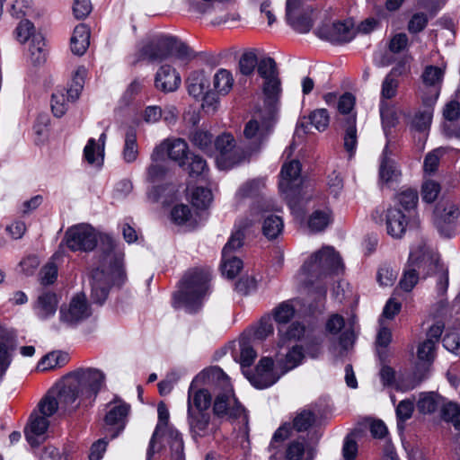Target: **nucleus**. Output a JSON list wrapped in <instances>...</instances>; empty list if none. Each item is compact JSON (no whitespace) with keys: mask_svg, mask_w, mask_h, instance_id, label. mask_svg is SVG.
Wrapping results in <instances>:
<instances>
[{"mask_svg":"<svg viewBox=\"0 0 460 460\" xmlns=\"http://www.w3.org/2000/svg\"><path fill=\"white\" fill-rule=\"evenodd\" d=\"M109 411L106 413L104 421L107 426H119V429L111 435V438L118 436L119 432L123 429V421L129 411V405L119 402L114 404H109Z\"/></svg>","mask_w":460,"mask_h":460,"instance_id":"nucleus-27","label":"nucleus"},{"mask_svg":"<svg viewBox=\"0 0 460 460\" xmlns=\"http://www.w3.org/2000/svg\"><path fill=\"white\" fill-rule=\"evenodd\" d=\"M49 425V421L47 416L40 415L37 411H32L24 430L28 442L32 443L34 437L43 435Z\"/></svg>","mask_w":460,"mask_h":460,"instance_id":"nucleus-30","label":"nucleus"},{"mask_svg":"<svg viewBox=\"0 0 460 460\" xmlns=\"http://www.w3.org/2000/svg\"><path fill=\"white\" fill-rule=\"evenodd\" d=\"M90 45V30L89 28L81 23L77 25L70 39L71 51L77 56H82L85 53Z\"/></svg>","mask_w":460,"mask_h":460,"instance_id":"nucleus-29","label":"nucleus"},{"mask_svg":"<svg viewBox=\"0 0 460 460\" xmlns=\"http://www.w3.org/2000/svg\"><path fill=\"white\" fill-rule=\"evenodd\" d=\"M444 152L442 149H435L427 154L424 159V171L429 173H433L437 171L439 161Z\"/></svg>","mask_w":460,"mask_h":460,"instance_id":"nucleus-57","label":"nucleus"},{"mask_svg":"<svg viewBox=\"0 0 460 460\" xmlns=\"http://www.w3.org/2000/svg\"><path fill=\"white\" fill-rule=\"evenodd\" d=\"M316 35L332 43H345L350 41L356 35L352 21L326 23L316 30Z\"/></svg>","mask_w":460,"mask_h":460,"instance_id":"nucleus-15","label":"nucleus"},{"mask_svg":"<svg viewBox=\"0 0 460 460\" xmlns=\"http://www.w3.org/2000/svg\"><path fill=\"white\" fill-rule=\"evenodd\" d=\"M332 221V211L329 208L315 210L308 219V227L312 232L323 231Z\"/></svg>","mask_w":460,"mask_h":460,"instance_id":"nucleus-39","label":"nucleus"},{"mask_svg":"<svg viewBox=\"0 0 460 460\" xmlns=\"http://www.w3.org/2000/svg\"><path fill=\"white\" fill-rule=\"evenodd\" d=\"M443 400L444 398L436 393H421L417 401V409L423 414L433 413L437 409L441 407Z\"/></svg>","mask_w":460,"mask_h":460,"instance_id":"nucleus-33","label":"nucleus"},{"mask_svg":"<svg viewBox=\"0 0 460 460\" xmlns=\"http://www.w3.org/2000/svg\"><path fill=\"white\" fill-rule=\"evenodd\" d=\"M209 81L203 70L193 71L187 78V89L190 95L195 99H202L204 101L202 106L212 105L214 101L217 102L213 95L208 93Z\"/></svg>","mask_w":460,"mask_h":460,"instance_id":"nucleus-19","label":"nucleus"},{"mask_svg":"<svg viewBox=\"0 0 460 460\" xmlns=\"http://www.w3.org/2000/svg\"><path fill=\"white\" fill-rule=\"evenodd\" d=\"M255 50L244 52L239 59V70L243 75H251L259 63Z\"/></svg>","mask_w":460,"mask_h":460,"instance_id":"nucleus-47","label":"nucleus"},{"mask_svg":"<svg viewBox=\"0 0 460 460\" xmlns=\"http://www.w3.org/2000/svg\"><path fill=\"white\" fill-rule=\"evenodd\" d=\"M92 314L84 294L75 295L68 304L62 305L59 309V319L69 326H74L86 320Z\"/></svg>","mask_w":460,"mask_h":460,"instance_id":"nucleus-13","label":"nucleus"},{"mask_svg":"<svg viewBox=\"0 0 460 460\" xmlns=\"http://www.w3.org/2000/svg\"><path fill=\"white\" fill-rule=\"evenodd\" d=\"M188 145L181 138L166 139L155 148L151 158L154 161L160 160L166 153L170 159L182 165L187 157Z\"/></svg>","mask_w":460,"mask_h":460,"instance_id":"nucleus-18","label":"nucleus"},{"mask_svg":"<svg viewBox=\"0 0 460 460\" xmlns=\"http://www.w3.org/2000/svg\"><path fill=\"white\" fill-rule=\"evenodd\" d=\"M302 270L307 277V281L313 283V279H318L327 275L339 274L343 270V264L333 247L324 246L304 263Z\"/></svg>","mask_w":460,"mask_h":460,"instance_id":"nucleus-6","label":"nucleus"},{"mask_svg":"<svg viewBox=\"0 0 460 460\" xmlns=\"http://www.w3.org/2000/svg\"><path fill=\"white\" fill-rule=\"evenodd\" d=\"M212 201L210 190L198 187L191 193V203L198 208H206Z\"/></svg>","mask_w":460,"mask_h":460,"instance_id":"nucleus-51","label":"nucleus"},{"mask_svg":"<svg viewBox=\"0 0 460 460\" xmlns=\"http://www.w3.org/2000/svg\"><path fill=\"white\" fill-rule=\"evenodd\" d=\"M437 257L425 243H420L411 250L409 261L400 280V288L410 292L418 283L420 275L426 277L435 268Z\"/></svg>","mask_w":460,"mask_h":460,"instance_id":"nucleus-5","label":"nucleus"},{"mask_svg":"<svg viewBox=\"0 0 460 460\" xmlns=\"http://www.w3.org/2000/svg\"><path fill=\"white\" fill-rule=\"evenodd\" d=\"M16 38L21 43L26 42L30 38H33L35 28L31 22L29 20H22L19 22L15 30Z\"/></svg>","mask_w":460,"mask_h":460,"instance_id":"nucleus-56","label":"nucleus"},{"mask_svg":"<svg viewBox=\"0 0 460 460\" xmlns=\"http://www.w3.org/2000/svg\"><path fill=\"white\" fill-rule=\"evenodd\" d=\"M222 272L229 279H234L243 268V261L235 256H222Z\"/></svg>","mask_w":460,"mask_h":460,"instance_id":"nucleus-50","label":"nucleus"},{"mask_svg":"<svg viewBox=\"0 0 460 460\" xmlns=\"http://www.w3.org/2000/svg\"><path fill=\"white\" fill-rule=\"evenodd\" d=\"M171 217L175 224L183 225L191 217L190 208L187 205H176L172 209Z\"/></svg>","mask_w":460,"mask_h":460,"instance_id":"nucleus-58","label":"nucleus"},{"mask_svg":"<svg viewBox=\"0 0 460 460\" xmlns=\"http://www.w3.org/2000/svg\"><path fill=\"white\" fill-rule=\"evenodd\" d=\"M445 71L436 66H427L421 75L419 94L423 104L434 105L439 96Z\"/></svg>","mask_w":460,"mask_h":460,"instance_id":"nucleus-11","label":"nucleus"},{"mask_svg":"<svg viewBox=\"0 0 460 460\" xmlns=\"http://www.w3.org/2000/svg\"><path fill=\"white\" fill-rule=\"evenodd\" d=\"M311 124L319 131L327 128L330 122V116L326 109H317L309 115Z\"/></svg>","mask_w":460,"mask_h":460,"instance_id":"nucleus-55","label":"nucleus"},{"mask_svg":"<svg viewBox=\"0 0 460 460\" xmlns=\"http://www.w3.org/2000/svg\"><path fill=\"white\" fill-rule=\"evenodd\" d=\"M380 116L385 134H388V130L394 127L398 122L396 109L394 105L386 101H380Z\"/></svg>","mask_w":460,"mask_h":460,"instance_id":"nucleus-40","label":"nucleus"},{"mask_svg":"<svg viewBox=\"0 0 460 460\" xmlns=\"http://www.w3.org/2000/svg\"><path fill=\"white\" fill-rule=\"evenodd\" d=\"M13 349L14 342L13 339L6 338L0 341V383L11 364V352Z\"/></svg>","mask_w":460,"mask_h":460,"instance_id":"nucleus-43","label":"nucleus"},{"mask_svg":"<svg viewBox=\"0 0 460 460\" xmlns=\"http://www.w3.org/2000/svg\"><path fill=\"white\" fill-rule=\"evenodd\" d=\"M256 358L257 352L251 345L248 343L241 344L239 363L243 369L244 367H250Z\"/></svg>","mask_w":460,"mask_h":460,"instance_id":"nucleus-61","label":"nucleus"},{"mask_svg":"<svg viewBox=\"0 0 460 460\" xmlns=\"http://www.w3.org/2000/svg\"><path fill=\"white\" fill-rule=\"evenodd\" d=\"M313 8L304 0H287V22L297 32L306 33L313 27Z\"/></svg>","mask_w":460,"mask_h":460,"instance_id":"nucleus-10","label":"nucleus"},{"mask_svg":"<svg viewBox=\"0 0 460 460\" xmlns=\"http://www.w3.org/2000/svg\"><path fill=\"white\" fill-rule=\"evenodd\" d=\"M435 341L426 340L420 344L417 350V355L420 360L431 362L435 358Z\"/></svg>","mask_w":460,"mask_h":460,"instance_id":"nucleus-59","label":"nucleus"},{"mask_svg":"<svg viewBox=\"0 0 460 460\" xmlns=\"http://www.w3.org/2000/svg\"><path fill=\"white\" fill-rule=\"evenodd\" d=\"M299 161L292 160L285 163L280 172L279 190L284 193H288L296 189L301 183Z\"/></svg>","mask_w":460,"mask_h":460,"instance_id":"nucleus-23","label":"nucleus"},{"mask_svg":"<svg viewBox=\"0 0 460 460\" xmlns=\"http://www.w3.org/2000/svg\"><path fill=\"white\" fill-rule=\"evenodd\" d=\"M402 66L394 67L391 72L386 75L381 85V101L393 99L397 94L399 87L398 76L402 72Z\"/></svg>","mask_w":460,"mask_h":460,"instance_id":"nucleus-32","label":"nucleus"},{"mask_svg":"<svg viewBox=\"0 0 460 460\" xmlns=\"http://www.w3.org/2000/svg\"><path fill=\"white\" fill-rule=\"evenodd\" d=\"M295 315V308L288 302H283L279 304L275 309L273 313V317L276 323H278L280 326H284L288 323Z\"/></svg>","mask_w":460,"mask_h":460,"instance_id":"nucleus-48","label":"nucleus"},{"mask_svg":"<svg viewBox=\"0 0 460 460\" xmlns=\"http://www.w3.org/2000/svg\"><path fill=\"white\" fill-rule=\"evenodd\" d=\"M208 378L217 380L223 388V392L219 393L215 399L213 411L217 417L238 418L244 410L237 402L234 395L233 389L227 376L218 367H213L208 369Z\"/></svg>","mask_w":460,"mask_h":460,"instance_id":"nucleus-7","label":"nucleus"},{"mask_svg":"<svg viewBox=\"0 0 460 460\" xmlns=\"http://www.w3.org/2000/svg\"><path fill=\"white\" fill-rule=\"evenodd\" d=\"M190 177H204L208 171L207 162L199 155H193L187 168Z\"/></svg>","mask_w":460,"mask_h":460,"instance_id":"nucleus-53","label":"nucleus"},{"mask_svg":"<svg viewBox=\"0 0 460 460\" xmlns=\"http://www.w3.org/2000/svg\"><path fill=\"white\" fill-rule=\"evenodd\" d=\"M66 246L73 252H91L99 240V234L88 224H79L68 228L65 234ZM101 253L98 266L89 276L90 297L95 304L102 305L108 297L111 284L120 285L125 279L123 253L116 249L114 240L109 235L100 236Z\"/></svg>","mask_w":460,"mask_h":460,"instance_id":"nucleus-1","label":"nucleus"},{"mask_svg":"<svg viewBox=\"0 0 460 460\" xmlns=\"http://www.w3.org/2000/svg\"><path fill=\"white\" fill-rule=\"evenodd\" d=\"M234 82L232 73L227 69L220 68L213 77L214 90L220 95H226L232 90Z\"/></svg>","mask_w":460,"mask_h":460,"instance_id":"nucleus-35","label":"nucleus"},{"mask_svg":"<svg viewBox=\"0 0 460 460\" xmlns=\"http://www.w3.org/2000/svg\"><path fill=\"white\" fill-rule=\"evenodd\" d=\"M266 210L261 209V205L252 207L251 209V219H255L254 223L263 218L262 233L268 239H275L283 230V220L280 217L275 215L266 216Z\"/></svg>","mask_w":460,"mask_h":460,"instance_id":"nucleus-21","label":"nucleus"},{"mask_svg":"<svg viewBox=\"0 0 460 460\" xmlns=\"http://www.w3.org/2000/svg\"><path fill=\"white\" fill-rule=\"evenodd\" d=\"M217 163L221 169H228L238 164L244 158V151L236 145L234 136L230 133L219 135L214 141Z\"/></svg>","mask_w":460,"mask_h":460,"instance_id":"nucleus-9","label":"nucleus"},{"mask_svg":"<svg viewBox=\"0 0 460 460\" xmlns=\"http://www.w3.org/2000/svg\"><path fill=\"white\" fill-rule=\"evenodd\" d=\"M441 191L440 184L433 180H427L421 187V198L426 203L434 202Z\"/></svg>","mask_w":460,"mask_h":460,"instance_id":"nucleus-52","label":"nucleus"},{"mask_svg":"<svg viewBox=\"0 0 460 460\" xmlns=\"http://www.w3.org/2000/svg\"><path fill=\"white\" fill-rule=\"evenodd\" d=\"M172 41L170 56L174 53L179 59H190L193 57L192 50L185 43L178 40L175 37H172Z\"/></svg>","mask_w":460,"mask_h":460,"instance_id":"nucleus-60","label":"nucleus"},{"mask_svg":"<svg viewBox=\"0 0 460 460\" xmlns=\"http://www.w3.org/2000/svg\"><path fill=\"white\" fill-rule=\"evenodd\" d=\"M303 358L304 353L302 347L295 345L288 349L284 358L278 359V367L281 370V374L284 375L296 367L302 362Z\"/></svg>","mask_w":460,"mask_h":460,"instance_id":"nucleus-34","label":"nucleus"},{"mask_svg":"<svg viewBox=\"0 0 460 460\" xmlns=\"http://www.w3.org/2000/svg\"><path fill=\"white\" fill-rule=\"evenodd\" d=\"M208 372V369L202 371L191 382V383H193V387L190 392V401H191V405H192V408L194 409V411H207V410L210 406L211 395L208 390L198 389L197 391H194L195 384L199 380L208 378V374H207Z\"/></svg>","mask_w":460,"mask_h":460,"instance_id":"nucleus-28","label":"nucleus"},{"mask_svg":"<svg viewBox=\"0 0 460 460\" xmlns=\"http://www.w3.org/2000/svg\"><path fill=\"white\" fill-rule=\"evenodd\" d=\"M172 43V36H155L139 49V58L150 62H162L170 57Z\"/></svg>","mask_w":460,"mask_h":460,"instance_id":"nucleus-17","label":"nucleus"},{"mask_svg":"<svg viewBox=\"0 0 460 460\" xmlns=\"http://www.w3.org/2000/svg\"><path fill=\"white\" fill-rule=\"evenodd\" d=\"M190 140L192 145L203 152L211 155L213 153V136L205 130H195L190 136Z\"/></svg>","mask_w":460,"mask_h":460,"instance_id":"nucleus-42","label":"nucleus"},{"mask_svg":"<svg viewBox=\"0 0 460 460\" xmlns=\"http://www.w3.org/2000/svg\"><path fill=\"white\" fill-rule=\"evenodd\" d=\"M59 304L58 296L51 291L40 293L32 304L34 314L40 320H47L53 317Z\"/></svg>","mask_w":460,"mask_h":460,"instance_id":"nucleus-22","label":"nucleus"},{"mask_svg":"<svg viewBox=\"0 0 460 460\" xmlns=\"http://www.w3.org/2000/svg\"><path fill=\"white\" fill-rule=\"evenodd\" d=\"M444 348L454 353L456 356H460V334L456 332L447 333L443 338Z\"/></svg>","mask_w":460,"mask_h":460,"instance_id":"nucleus-63","label":"nucleus"},{"mask_svg":"<svg viewBox=\"0 0 460 460\" xmlns=\"http://www.w3.org/2000/svg\"><path fill=\"white\" fill-rule=\"evenodd\" d=\"M315 422V415L308 410L298 412L293 420V428L298 431H305Z\"/></svg>","mask_w":460,"mask_h":460,"instance_id":"nucleus-49","label":"nucleus"},{"mask_svg":"<svg viewBox=\"0 0 460 460\" xmlns=\"http://www.w3.org/2000/svg\"><path fill=\"white\" fill-rule=\"evenodd\" d=\"M305 454V445L300 441H292L286 449L287 460H302Z\"/></svg>","mask_w":460,"mask_h":460,"instance_id":"nucleus-64","label":"nucleus"},{"mask_svg":"<svg viewBox=\"0 0 460 460\" xmlns=\"http://www.w3.org/2000/svg\"><path fill=\"white\" fill-rule=\"evenodd\" d=\"M264 183L261 180H251L243 184L238 190L236 195L240 198H252L260 195Z\"/></svg>","mask_w":460,"mask_h":460,"instance_id":"nucleus-54","label":"nucleus"},{"mask_svg":"<svg viewBox=\"0 0 460 460\" xmlns=\"http://www.w3.org/2000/svg\"><path fill=\"white\" fill-rule=\"evenodd\" d=\"M255 219L243 218L237 221L234 231L223 248L222 256H234L233 253L239 250L243 244L245 236V230L254 224Z\"/></svg>","mask_w":460,"mask_h":460,"instance_id":"nucleus-25","label":"nucleus"},{"mask_svg":"<svg viewBox=\"0 0 460 460\" xmlns=\"http://www.w3.org/2000/svg\"><path fill=\"white\" fill-rule=\"evenodd\" d=\"M257 72L263 80L262 92L270 101L276 100L281 93V81L276 61L270 57L259 60Z\"/></svg>","mask_w":460,"mask_h":460,"instance_id":"nucleus-12","label":"nucleus"},{"mask_svg":"<svg viewBox=\"0 0 460 460\" xmlns=\"http://www.w3.org/2000/svg\"><path fill=\"white\" fill-rule=\"evenodd\" d=\"M424 110L415 113L411 121V128L419 132L426 131L431 123L433 115V106L423 104Z\"/></svg>","mask_w":460,"mask_h":460,"instance_id":"nucleus-38","label":"nucleus"},{"mask_svg":"<svg viewBox=\"0 0 460 460\" xmlns=\"http://www.w3.org/2000/svg\"><path fill=\"white\" fill-rule=\"evenodd\" d=\"M460 215L459 208L450 200L438 202L433 213V224L442 235L450 236L451 225Z\"/></svg>","mask_w":460,"mask_h":460,"instance_id":"nucleus-16","label":"nucleus"},{"mask_svg":"<svg viewBox=\"0 0 460 460\" xmlns=\"http://www.w3.org/2000/svg\"><path fill=\"white\" fill-rule=\"evenodd\" d=\"M407 215L399 208H387L385 217L386 232L394 238H401L408 226Z\"/></svg>","mask_w":460,"mask_h":460,"instance_id":"nucleus-24","label":"nucleus"},{"mask_svg":"<svg viewBox=\"0 0 460 460\" xmlns=\"http://www.w3.org/2000/svg\"><path fill=\"white\" fill-rule=\"evenodd\" d=\"M419 200L418 193L414 190L407 189L400 191L394 198V207H401L403 208L404 213L409 216L414 212Z\"/></svg>","mask_w":460,"mask_h":460,"instance_id":"nucleus-36","label":"nucleus"},{"mask_svg":"<svg viewBox=\"0 0 460 460\" xmlns=\"http://www.w3.org/2000/svg\"><path fill=\"white\" fill-rule=\"evenodd\" d=\"M357 146L356 116L348 118L345 125L344 147L352 155Z\"/></svg>","mask_w":460,"mask_h":460,"instance_id":"nucleus-45","label":"nucleus"},{"mask_svg":"<svg viewBox=\"0 0 460 460\" xmlns=\"http://www.w3.org/2000/svg\"><path fill=\"white\" fill-rule=\"evenodd\" d=\"M379 175L382 181L388 182L395 179L398 172L393 160L387 157V146L383 151V157L379 169Z\"/></svg>","mask_w":460,"mask_h":460,"instance_id":"nucleus-46","label":"nucleus"},{"mask_svg":"<svg viewBox=\"0 0 460 460\" xmlns=\"http://www.w3.org/2000/svg\"><path fill=\"white\" fill-rule=\"evenodd\" d=\"M137 133L133 128H129L125 135L122 158L126 163L131 164L137 160Z\"/></svg>","mask_w":460,"mask_h":460,"instance_id":"nucleus-37","label":"nucleus"},{"mask_svg":"<svg viewBox=\"0 0 460 460\" xmlns=\"http://www.w3.org/2000/svg\"><path fill=\"white\" fill-rule=\"evenodd\" d=\"M210 272L207 269H192L185 273L173 295L175 307H183L189 313L197 312L208 290Z\"/></svg>","mask_w":460,"mask_h":460,"instance_id":"nucleus-3","label":"nucleus"},{"mask_svg":"<svg viewBox=\"0 0 460 460\" xmlns=\"http://www.w3.org/2000/svg\"><path fill=\"white\" fill-rule=\"evenodd\" d=\"M277 366L274 367L272 358L264 357L261 358L256 366L255 372L251 374L248 371L243 370L250 383L258 389H265L274 385L283 374Z\"/></svg>","mask_w":460,"mask_h":460,"instance_id":"nucleus-14","label":"nucleus"},{"mask_svg":"<svg viewBox=\"0 0 460 460\" xmlns=\"http://www.w3.org/2000/svg\"><path fill=\"white\" fill-rule=\"evenodd\" d=\"M85 73L84 67H79L75 71L72 84L68 89H58L52 93L51 110L56 117H62L66 112L69 102H74L79 98L84 86Z\"/></svg>","mask_w":460,"mask_h":460,"instance_id":"nucleus-8","label":"nucleus"},{"mask_svg":"<svg viewBox=\"0 0 460 460\" xmlns=\"http://www.w3.org/2000/svg\"><path fill=\"white\" fill-rule=\"evenodd\" d=\"M155 84L157 89L163 92H174L181 84V76L171 66L163 65L155 75Z\"/></svg>","mask_w":460,"mask_h":460,"instance_id":"nucleus-26","label":"nucleus"},{"mask_svg":"<svg viewBox=\"0 0 460 460\" xmlns=\"http://www.w3.org/2000/svg\"><path fill=\"white\" fill-rule=\"evenodd\" d=\"M305 332V327L298 322L291 323L288 327L279 326V333L280 335V341L279 342V347H283L286 341H296L301 339Z\"/></svg>","mask_w":460,"mask_h":460,"instance_id":"nucleus-44","label":"nucleus"},{"mask_svg":"<svg viewBox=\"0 0 460 460\" xmlns=\"http://www.w3.org/2000/svg\"><path fill=\"white\" fill-rule=\"evenodd\" d=\"M106 133L103 132L99 137V144L94 138H90L84 148V156L90 164H101L103 160Z\"/></svg>","mask_w":460,"mask_h":460,"instance_id":"nucleus-31","label":"nucleus"},{"mask_svg":"<svg viewBox=\"0 0 460 460\" xmlns=\"http://www.w3.org/2000/svg\"><path fill=\"white\" fill-rule=\"evenodd\" d=\"M193 383L190 384L188 393V422L193 436L205 437L211 431L210 415L207 411H194L190 401V392Z\"/></svg>","mask_w":460,"mask_h":460,"instance_id":"nucleus-20","label":"nucleus"},{"mask_svg":"<svg viewBox=\"0 0 460 460\" xmlns=\"http://www.w3.org/2000/svg\"><path fill=\"white\" fill-rule=\"evenodd\" d=\"M30 59L34 65H40L46 60L44 38L41 34L33 35L29 47Z\"/></svg>","mask_w":460,"mask_h":460,"instance_id":"nucleus-41","label":"nucleus"},{"mask_svg":"<svg viewBox=\"0 0 460 460\" xmlns=\"http://www.w3.org/2000/svg\"><path fill=\"white\" fill-rule=\"evenodd\" d=\"M58 277V267L54 261L48 262L40 270V282L43 285H50Z\"/></svg>","mask_w":460,"mask_h":460,"instance_id":"nucleus-62","label":"nucleus"},{"mask_svg":"<svg viewBox=\"0 0 460 460\" xmlns=\"http://www.w3.org/2000/svg\"><path fill=\"white\" fill-rule=\"evenodd\" d=\"M105 382V375L98 368H78L66 375L39 402L40 414L48 418L58 410L72 412L81 405H89L96 398Z\"/></svg>","mask_w":460,"mask_h":460,"instance_id":"nucleus-2","label":"nucleus"},{"mask_svg":"<svg viewBox=\"0 0 460 460\" xmlns=\"http://www.w3.org/2000/svg\"><path fill=\"white\" fill-rule=\"evenodd\" d=\"M275 122V110L272 106L265 107L254 112L252 119L244 125L243 140L246 153L259 152L266 144Z\"/></svg>","mask_w":460,"mask_h":460,"instance_id":"nucleus-4","label":"nucleus"}]
</instances>
